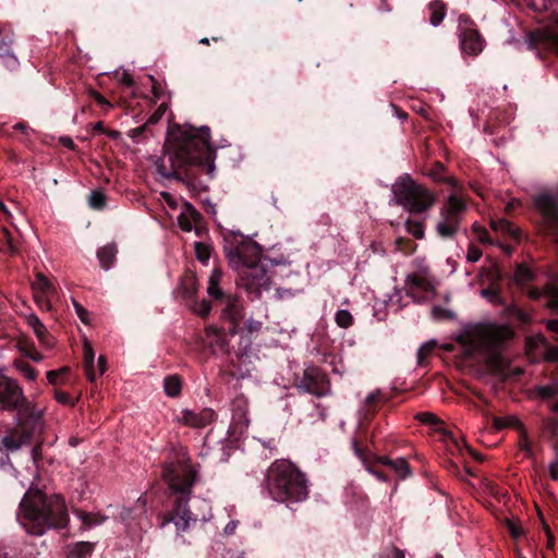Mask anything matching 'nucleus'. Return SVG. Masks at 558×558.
<instances>
[{
	"label": "nucleus",
	"instance_id": "obj_1",
	"mask_svg": "<svg viewBox=\"0 0 558 558\" xmlns=\"http://www.w3.org/2000/svg\"><path fill=\"white\" fill-rule=\"evenodd\" d=\"M225 253L238 272V284L247 293L259 296L270 287V277L262 263V248L252 240L233 235L227 240Z\"/></svg>",
	"mask_w": 558,
	"mask_h": 558
},
{
	"label": "nucleus",
	"instance_id": "obj_2",
	"mask_svg": "<svg viewBox=\"0 0 558 558\" xmlns=\"http://www.w3.org/2000/svg\"><path fill=\"white\" fill-rule=\"evenodd\" d=\"M68 511L60 495L47 496L38 488H29L20 502L17 520L29 535L40 536L48 529L66 525Z\"/></svg>",
	"mask_w": 558,
	"mask_h": 558
},
{
	"label": "nucleus",
	"instance_id": "obj_3",
	"mask_svg": "<svg viewBox=\"0 0 558 558\" xmlns=\"http://www.w3.org/2000/svg\"><path fill=\"white\" fill-rule=\"evenodd\" d=\"M214 158L215 153L209 143V129L202 128L198 131H189L184 141L169 154L170 169L166 167L165 158L156 167L161 177L180 179L179 169L187 165L204 166L211 173L215 169Z\"/></svg>",
	"mask_w": 558,
	"mask_h": 558
},
{
	"label": "nucleus",
	"instance_id": "obj_4",
	"mask_svg": "<svg viewBox=\"0 0 558 558\" xmlns=\"http://www.w3.org/2000/svg\"><path fill=\"white\" fill-rule=\"evenodd\" d=\"M195 473L193 466L185 460L178 464H169L163 470L166 483L170 490L178 495L173 512L163 524L173 522L178 532H185L190 529L192 523L207 520L206 513L199 515L193 513L187 508L191 490L195 482Z\"/></svg>",
	"mask_w": 558,
	"mask_h": 558
},
{
	"label": "nucleus",
	"instance_id": "obj_5",
	"mask_svg": "<svg viewBox=\"0 0 558 558\" xmlns=\"http://www.w3.org/2000/svg\"><path fill=\"white\" fill-rule=\"evenodd\" d=\"M266 488L279 502H300L308 497V481L291 461L279 459L268 468Z\"/></svg>",
	"mask_w": 558,
	"mask_h": 558
},
{
	"label": "nucleus",
	"instance_id": "obj_6",
	"mask_svg": "<svg viewBox=\"0 0 558 558\" xmlns=\"http://www.w3.org/2000/svg\"><path fill=\"white\" fill-rule=\"evenodd\" d=\"M513 337V331L504 324H477L460 336L466 355H478L495 363L500 350Z\"/></svg>",
	"mask_w": 558,
	"mask_h": 558
},
{
	"label": "nucleus",
	"instance_id": "obj_7",
	"mask_svg": "<svg viewBox=\"0 0 558 558\" xmlns=\"http://www.w3.org/2000/svg\"><path fill=\"white\" fill-rule=\"evenodd\" d=\"M392 193L396 203L412 214L424 213L436 202L432 192L409 177L399 179L392 186Z\"/></svg>",
	"mask_w": 558,
	"mask_h": 558
},
{
	"label": "nucleus",
	"instance_id": "obj_8",
	"mask_svg": "<svg viewBox=\"0 0 558 558\" xmlns=\"http://www.w3.org/2000/svg\"><path fill=\"white\" fill-rule=\"evenodd\" d=\"M466 205L458 194H451L447 203L440 209V218L436 225V231L441 238H453L459 231L462 215Z\"/></svg>",
	"mask_w": 558,
	"mask_h": 558
},
{
	"label": "nucleus",
	"instance_id": "obj_9",
	"mask_svg": "<svg viewBox=\"0 0 558 558\" xmlns=\"http://www.w3.org/2000/svg\"><path fill=\"white\" fill-rule=\"evenodd\" d=\"M296 388L320 398L329 395L330 383L327 375L319 367L310 365L304 369Z\"/></svg>",
	"mask_w": 558,
	"mask_h": 558
},
{
	"label": "nucleus",
	"instance_id": "obj_10",
	"mask_svg": "<svg viewBox=\"0 0 558 558\" xmlns=\"http://www.w3.org/2000/svg\"><path fill=\"white\" fill-rule=\"evenodd\" d=\"M535 208L543 218L545 229L558 244V198L549 193H542L534 199Z\"/></svg>",
	"mask_w": 558,
	"mask_h": 558
},
{
	"label": "nucleus",
	"instance_id": "obj_11",
	"mask_svg": "<svg viewBox=\"0 0 558 558\" xmlns=\"http://www.w3.org/2000/svg\"><path fill=\"white\" fill-rule=\"evenodd\" d=\"M217 418L215 411L210 408H204L198 411L182 409L175 416L174 422L180 426L194 429H202L213 424Z\"/></svg>",
	"mask_w": 558,
	"mask_h": 558
},
{
	"label": "nucleus",
	"instance_id": "obj_12",
	"mask_svg": "<svg viewBox=\"0 0 558 558\" xmlns=\"http://www.w3.org/2000/svg\"><path fill=\"white\" fill-rule=\"evenodd\" d=\"M32 290L37 305L43 310L50 311L52 301L57 296L54 284L45 275L37 272L32 282Z\"/></svg>",
	"mask_w": 558,
	"mask_h": 558
},
{
	"label": "nucleus",
	"instance_id": "obj_13",
	"mask_svg": "<svg viewBox=\"0 0 558 558\" xmlns=\"http://www.w3.org/2000/svg\"><path fill=\"white\" fill-rule=\"evenodd\" d=\"M94 359H95V352L92 348L90 342L84 336L83 337L84 369H85L87 378L90 381H95L97 378L102 376V374L106 372V365H107L106 357L104 355H100L98 357L96 366L94 364Z\"/></svg>",
	"mask_w": 558,
	"mask_h": 558
},
{
	"label": "nucleus",
	"instance_id": "obj_14",
	"mask_svg": "<svg viewBox=\"0 0 558 558\" xmlns=\"http://www.w3.org/2000/svg\"><path fill=\"white\" fill-rule=\"evenodd\" d=\"M23 400V392L19 385L8 377H0V408H17Z\"/></svg>",
	"mask_w": 558,
	"mask_h": 558
},
{
	"label": "nucleus",
	"instance_id": "obj_15",
	"mask_svg": "<svg viewBox=\"0 0 558 558\" xmlns=\"http://www.w3.org/2000/svg\"><path fill=\"white\" fill-rule=\"evenodd\" d=\"M404 283L409 294L434 290V281L427 269L408 275Z\"/></svg>",
	"mask_w": 558,
	"mask_h": 558
},
{
	"label": "nucleus",
	"instance_id": "obj_16",
	"mask_svg": "<svg viewBox=\"0 0 558 558\" xmlns=\"http://www.w3.org/2000/svg\"><path fill=\"white\" fill-rule=\"evenodd\" d=\"M532 40L558 53V13L551 26L537 29L532 34Z\"/></svg>",
	"mask_w": 558,
	"mask_h": 558
},
{
	"label": "nucleus",
	"instance_id": "obj_17",
	"mask_svg": "<svg viewBox=\"0 0 558 558\" xmlns=\"http://www.w3.org/2000/svg\"><path fill=\"white\" fill-rule=\"evenodd\" d=\"M462 50L471 56H476L484 48V39L476 29H465L460 38Z\"/></svg>",
	"mask_w": 558,
	"mask_h": 558
},
{
	"label": "nucleus",
	"instance_id": "obj_18",
	"mask_svg": "<svg viewBox=\"0 0 558 558\" xmlns=\"http://www.w3.org/2000/svg\"><path fill=\"white\" fill-rule=\"evenodd\" d=\"M199 220L201 214L190 203L184 202L178 217L180 228L185 232H190L193 229L198 232L197 223Z\"/></svg>",
	"mask_w": 558,
	"mask_h": 558
},
{
	"label": "nucleus",
	"instance_id": "obj_19",
	"mask_svg": "<svg viewBox=\"0 0 558 558\" xmlns=\"http://www.w3.org/2000/svg\"><path fill=\"white\" fill-rule=\"evenodd\" d=\"M1 444L7 450L16 451L29 444V435L24 428H13L2 437Z\"/></svg>",
	"mask_w": 558,
	"mask_h": 558
},
{
	"label": "nucleus",
	"instance_id": "obj_20",
	"mask_svg": "<svg viewBox=\"0 0 558 558\" xmlns=\"http://www.w3.org/2000/svg\"><path fill=\"white\" fill-rule=\"evenodd\" d=\"M12 38L9 34L0 41V64L9 71H13L19 66V60L11 49Z\"/></svg>",
	"mask_w": 558,
	"mask_h": 558
},
{
	"label": "nucleus",
	"instance_id": "obj_21",
	"mask_svg": "<svg viewBox=\"0 0 558 558\" xmlns=\"http://www.w3.org/2000/svg\"><path fill=\"white\" fill-rule=\"evenodd\" d=\"M206 340L208 345L213 348L215 351L227 352L228 351V341L223 331L216 326H208L205 329Z\"/></svg>",
	"mask_w": 558,
	"mask_h": 558
},
{
	"label": "nucleus",
	"instance_id": "obj_22",
	"mask_svg": "<svg viewBox=\"0 0 558 558\" xmlns=\"http://www.w3.org/2000/svg\"><path fill=\"white\" fill-rule=\"evenodd\" d=\"M232 418L239 424L247 425V401L243 397H238L234 399Z\"/></svg>",
	"mask_w": 558,
	"mask_h": 558
},
{
	"label": "nucleus",
	"instance_id": "obj_23",
	"mask_svg": "<svg viewBox=\"0 0 558 558\" xmlns=\"http://www.w3.org/2000/svg\"><path fill=\"white\" fill-rule=\"evenodd\" d=\"M27 325L33 329L34 333L36 335L37 339L40 343L48 345L49 341L47 339L48 331L45 327V325L40 322V319L34 315L31 314L26 317Z\"/></svg>",
	"mask_w": 558,
	"mask_h": 558
},
{
	"label": "nucleus",
	"instance_id": "obj_24",
	"mask_svg": "<svg viewBox=\"0 0 558 558\" xmlns=\"http://www.w3.org/2000/svg\"><path fill=\"white\" fill-rule=\"evenodd\" d=\"M222 278V272L219 268H214L208 278V287L207 293L209 296L214 299H220L222 296V291L219 288V283Z\"/></svg>",
	"mask_w": 558,
	"mask_h": 558
},
{
	"label": "nucleus",
	"instance_id": "obj_25",
	"mask_svg": "<svg viewBox=\"0 0 558 558\" xmlns=\"http://www.w3.org/2000/svg\"><path fill=\"white\" fill-rule=\"evenodd\" d=\"M75 513L82 521L84 529H90L100 525L107 520V517L98 512H83L77 510Z\"/></svg>",
	"mask_w": 558,
	"mask_h": 558
},
{
	"label": "nucleus",
	"instance_id": "obj_26",
	"mask_svg": "<svg viewBox=\"0 0 558 558\" xmlns=\"http://www.w3.org/2000/svg\"><path fill=\"white\" fill-rule=\"evenodd\" d=\"M117 255L116 245L109 244L100 247L97 252V257L104 269H109L114 262Z\"/></svg>",
	"mask_w": 558,
	"mask_h": 558
},
{
	"label": "nucleus",
	"instance_id": "obj_27",
	"mask_svg": "<svg viewBox=\"0 0 558 558\" xmlns=\"http://www.w3.org/2000/svg\"><path fill=\"white\" fill-rule=\"evenodd\" d=\"M429 11V22L433 26H438L442 22L445 15H446V7L445 4L439 1L435 0L432 1L428 5Z\"/></svg>",
	"mask_w": 558,
	"mask_h": 558
},
{
	"label": "nucleus",
	"instance_id": "obj_28",
	"mask_svg": "<svg viewBox=\"0 0 558 558\" xmlns=\"http://www.w3.org/2000/svg\"><path fill=\"white\" fill-rule=\"evenodd\" d=\"M380 462L383 464L389 465L391 469L396 471V473L401 477L405 478L411 474L410 466L405 459L399 458L396 460H390L388 458H381Z\"/></svg>",
	"mask_w": 558,
	"mask_h": 558
},
{
	"label": "nucleus",
	"instance_id": "obj_29",
	"mask_svg": "<svg viewBox=\"0 0 558 558\" xmlns=\"http://www.w3.org/2000/svg\"><path fill=\"white\" fill-rule=\"evenodd\" d=\"M163 388L168 397H178L182 390V380L178 375L168 376L163 380Z\"/></svg>",
	"mask_w": 558,
	"mask_h": 558
},
{
	"label": "nucleus",
	"instance_id": "obj_30",
	"mask_svg": "<svg viewBox=\"0 0 558 558\" xmlns=\"http://www.w3.org/2000/svg\"><path fill=\"white\" fill-rule=\"evenodd\" d=\"M47 379L50 385L53 387L62 386L68 383L69 379V369L66 366H63L56 371H49L47 373Z\"/></svg>",
	"mask_w": 558,
	"mask_h": 558
},
{
	"label": "nucleus",
	"instance_id": "obj_31",
	"mask_svg": "<svg viewBox=\"0 0 558 558\" xmlns=\"http://www.w3.org/2000/svg\"><path fill=\"white\" fill-rule=\"evenodd\" d=\"M17 348L21 353H23L25 356L29 357L31 360L35 362H39L43 360V355L36 350L35 345L29 342L28 340H20L17 342Z\"/></svg>",
	"mask_w": 558,
	"mask_h": 558
},
{
	"label": "nucleus",
	"instance_id": "obj_32",
	"mask_svg": "<svg viewBox=\"0 0 558 558\" xmlns=\"http://www.w3.org/2000/svg\"><path fill=\"white\" fill-rule=\"evenodd\" d=\"M94 551V543L77 542L72 546V557L85 558Z\"/></svg>",
	"mask_w": 558,
	"mask_h": 558
},
{
	"label": "nucleus",
	"instance_id": "obj_33",
	"mask_svg": "<svg viewBox=\"0 0 558 558\" xmlns=\"http://www.w3.org/2000/svg\"><path fill=\"white\" fill-rule=\"evenodd\" d=\"M493 425L497 430L504 429L506 427H522L519 420L514 416L494 417Z\"/></svg>",
	"mask_w": 558,
	"mask_h": 558
},
{
	"label": "nucleus",
	"instance_id": "obj_34",
	"mask_svg": "<svg viewBox=\"0 0 558 558\" xmlns=\"http://www.w3.org/2000/svg\"><path fill=\"white\" fill-rule=\"evenodd\" d=\"M405 229L415 239L421 240L425 235L424 223L422 221H416V220L408 219L405 221Z\"/></svg>",
	"mask_w": 558,
	"mask_h": 558
},
{
	"label": "nucleus",
	"instance_id": "obj_35",
	"mask_svg": "<svg viewBox=\"0 0 558 558\" xmlns=\"http://www.w3.org/2000/svg\"><path fill=\"white\" fill-rule=\"evenodd\" d=\"M533 274L525 265H519L514 271V281L519 284H524L531 281Z\"/></svg>",
	"mask_w": 558,
	"mask_h": 558
},
{
	"label": "nucleus",
	"instance_id": "obj_36",
	"mask_svg": "<svg viewBox=\"0 0 558 558\" xmlns=\"http://www.w3.org/2000/svg\"><path fill=\"white\" fill-rule=\"evenodd\" d=\"M336 324L341 328H349L353 324V316L347 310H339L335 315Z\"/></svg>",
	"mask_w": 558,
	"mask_h": 558
},
{
	"label": "nucleus",
	"instance_id": "obj_37",
	"mask_svg": "<svg viewBox=\"0 0 558 558\" xmlns=\"http://www.w3.org/2000/svg\"><path fill=\"white\" fill-rule=\"evenodd\" d=\"M195 248V255L196 258L202 262L203 264H206L210 257V247L209 245L203 243V242H195L194 244Z\"/></svg>",
	"mask_w": 558,
	"mask_h": 558
},
{
	"label": "nucleus",
	"instance_id": "obj_38",
	"mask_svg": "<svg viewBox=\"0 0 558 558\" xmlns=\"http://www.w3.org/2000/svg\"><path fill=\"white\" fill-rule=\"evenodd\" d=\"M490 226L495 231L509 233L513 236L517 234L514 227L506 219L493 220Z\"/></svg>",
	"mask_w": 558,
	"mask_h": 558
},
{
	"label": "nucleus",
	"instance_id": "obj_39",
	"mask_svg": "<svg viewBox=\"0 0 558 558\" xmlns=\"http://www.w3.org/2000/svg\"><path fill=\"white\" fill-rule=\"evenodd\" d=\"M545 296L548 298L547 307L555 312L558 311V289L551 286L547 287L545 289Z\"/></svg>",
	"mask_w": 558,
	"mask_h": 558
},
{
	"label": "nucleus",
	"instance_id": "obj_40",
	"mask_svg": "<svg viewBox=\"0 0 558 558\" xmlns=\"http://www.w3.org/2000/svg\"><path fill=\"white\" fill-rule=\"evenodd\" d=\"M88 203L94 209H101L106 205V196L102 192L93 191L88 197Z\"/></svg>",
	"mask_w": 558,
	"mask_h": 558
},
{
	"label": "nucleus",
	"instance_id": "obj_41",
	"mask_svg": "<svg viewBox=\"0 0 558 558\" xmlns=\"http://www.w3.org/2000/svg\"><path fill=\"white\" fill-rule=\"evenodd\" d=\"M16 367L20 369V372L27 378L28 380H35L37 377V372L34 367H32L26 362H16Z\"/></svg>",
	"mask_w": 558,
	"mask_h": 558
},
{
	"label": "nucleus",
	"instance_id": "obj_42",
	"mask_svg": "<svg viewBox=\"0 0 558 558\" xmlns=\"http://www.w3.org/2000/svg\"><path fill=\"white\" fill-rule=\"evenodd\" d=\"M193 311L197 315H199L202 317H206L211 311V305L208 301L202 300L199 303H196L194 305Z\"/></svg>",
	"mask_w": 558,
	"mask_h": 558
},
{
	"label": "nucleus",
	"instance_id": "obj_43",
	"mask_svg": "<svg viewBox=\"0 0 558 558\" xmlns=\"http://www.w3.org/2000/svg\"><path fill=\"white\" fill-rule=\"evenodd\" d=\"M378 558H404V553L401 549L392 546L380 553Z\"/></svg>",
	"mask_w": 558,
	"mask_h": 558
},
{
	"label": "nucleus",
	"instance_id": "obj_44",
	"mask_svg": "<svg viewBox=\"0 0 558 558\" xmlns=\"http://www.w3.org/2000/svg\"><path fill=\"white\" fill-rule=\"evenodd\" d=\"M72 304L75 308V312H76V315L78 316V318L81 319V322L85 325H88L90 319H89V313L78 303L72 301Z\"/></svg>",
	"mask_w": 558,
	"mask_h": 558
},
{
	"label": "nucleus",
	"instance_id": "obj_45",
	"mask_svg": "<svg viewBox=\"0 0 558 558\" xmlns=\"http://www.w3.org/2000/svg\"><path fill=\"white\" fill-rule=\"evenodd\" d=\"M167 108L168 107L166 104H160L158 106V108L155 110V112L149 117L148 123H151V124L157 123L165 114Z\"/></svg>",
	"mask_w": 558,
	"mask_h": 558
},
{
	"label": "nucleus",
	"instance_id": "obj_46",
	"mask_svg": "<svg viewBox=\"0 0 558 558\" xmlns=\"http://www.w3.org/2000/svg\"><path fill=\"white\" fill-rule=\"evenodd\" d=\"M473 230L476 233L478 241L482 243H490V239L486 229L478 225H474Z\"/></svg>",
	"mask_w": 558,
	"mask_h": 558
},
{
	"label": "nucleus",
	"instance_id": "obj_47",
	"mask_svg": "<svg viewBox=\"0 0 558 558\" xmlns=\"http://www.w3.org/2000/svg\"><path fill=\"white\" fill-rule=\"evenodd\" d=\"M160 201H162L168 207L171 209H175L178 207V201L168 192L160 193Z\"/></svg>",
	"mask_w": 558,
	"mask_h": 558
},
{
	"label": "nucleus",
	"instance_id": "obj_48",
	"mask_svg": "<svg viewBox=\"0 0 558 558\" xmlns=\"http://www.w3.org/2000/svg\"><path fill=\"white\" fill-rule=\"evenodd\" d=\"M481 257L482 251L478 247L471 245L468 250L466 259L471 263H475L480 260Z\"/></svg>",
	"mask_w": 558,
	"mask_h": 558
},
{
	"label": "nucleus",
	"instance_id": "obj_49",
	"mask_svg": "<svg viewBox=\"0 0 558 558\" xmlns=\"http://www.w3.org/2000/svg\"><path fill=\"white\" fill-rule=\"evenodd\" d=\"M417 418L423 423H427V424H432V425L438 423V418L436 417V415L433 413H429V412L417 414Z\"/></svg>",
	"mask_w": 558,
	"mask_h": 558
},
{
	"label": "nucleus",
	"instance_id": "obj_50",
	"mask_svg": "<svg viewBox=\"0 0 558 558\" xmlns=\"http://www.w3.org/2000/svg\"><path fill=\"white\" fill-rule=\"evenodd\" d=\"M2 232H3V238L8 245L9 253L15 254L17 252V248L13 244L12 236H11L9 230L7 228H3Z\"/></svg>",
	"mask_w": 558,
	"mask_h": 558
},
{
	"label": "nucleus",
	"instance_id": "obj_51",
	"mask_svg": "<svg viewBox=\"0 0 558 558\" xmlns=\"http://www.w3.org/2000/svg\"><path fill=\"white\" fill-rule=\"evenodd\" d=\"M262 326H263V323L259 320H255V319H248L247 324H246L247 330L251 333L258 332L262 329Z\"/></svg>",
	"mask_w": 558,
	"mask_h": 558
},
{
	"label": "nucleus",
	"instance_id": "obj_52",
	"mask_svg": "<svg viewBox=\"0 0 558 558\" xmlns=\"http://www.w3.org/2000/svg\"><path fill=\"white\" fill-rule=\"evenodd\" d=\"M54 397L58 400V402L62 404H68L70 401L69 395L65 391H61L59 389H54Z\"/></svg>",
	"mask_w": 558,
	"mask_h": 558
},
{
	"label": "nucleus",
	"instance_id": "obj_53",
	"mask_svg": "<svg viewBox=\"0 0 558 558\" xmlns=\"http://www.w3.org/2000/svg\"><path fill=\"white\" fill-rule=\"evenodd\" d=\"M432 313L435 318L452 317L453 316L450 312H448L441 307H438V306L434 307Z\"/></svg>",
	"mask_w": 558,
	"mask_h": 558
},
{
	"label": "nucleus",
	"instance_id": "obj_54",
	"mask_svg": "<svg viewBox=\"0 0 558 558\" xmlns=\"http://www.w3.org/2000/svg\"><path fill=\"white\" fill-rule=\"evenodd\" d=\"M508 529L514 538L519 537L523 532L520 525L511 521L508 522Z\"/></svg>",
	"mask_w": 558,
	"mask_h": 558
},
{
	"label": "nucleus",
	"instance_id": "obj_55",
	"mask_svg": "<svg viewBox=\"0 0 558 558\" xmlns=\"http://www.w3.org/2000/svg\"><path fill=\"white\" fill-rule=\"evenodd\" d=\"M545 359L549 362L558 361V348H550L545 354Z\"/></svg>",
	"mask_w": 558,
	"mask_h": 558
},
{
	"label": "nucleus",
	"instance_id": "obj_56",
	"mask_svg": "<svg viewBox=\"0 0 558 558\" xmlns=\"http://www.w3.org/2000/svg\"><path fill=\"white\" fill-rule=\"evenodd\" d=\"M379 397H380L379 391H374V392L369 393L365 399V404L368 407H372L379 399Z\"/></svg>",
	"mask_w": 558,
	"mask_h": 558
},
{
	"label": "nucleus",
	"instance_id": "obj_57",
	"mask_svg": "<svg viewBox=\"0 0 558 558\" xmlns=\"http://www.w3.org/2000/svg\"><path fill=\"white\" fill-rule=\"evenodd\" d=\"M236 526H238V522L236 521H230L223 529V532L226 535H232L235 530H236Z\"/></svg>",
	"mask_w": 558,
	"mask_h": 558
},
{
	"label": "nucleus",
	"instance_id": "obj_58",
	"mask_svg": "<svg viewBox=\"0 0 558 558\" xmlns=\"http://www.w3.org/2000/svg\"><path fill=\"white\" fill-rule=\"evenodd\" d=\"M432 350H433V345H430L428 343H425L424 345H422L418 349V352H417L418 361L421 362L423 360V355H424L425 352H429Z\"/></svg>",
	"mask_w": 558,
	"mask_h": 558
},
{
	"label": "nucleus",
	"instance_id": "obj_59",
	"mask_svg": "<svg viewBox=\"0 0 558 558\" xmlns=\"http://www.w3.org/2000/svg\"><path fill=\"white\" fill-rule=\"evenodd\" d=\"M519 446L522 450L530 451V444L525 435L521 437Z\"/></svg>",
	"mask_w": 558,
	"mask_h": 558
},
{
	"label": "nucleus",
	"instance_id": "obj_60",
	"mask_svg": "<svg viewBox=\"0 0 558 558\" xmlns=\"http://www.w3.org/2000/svg\"><path fill=\"white\" fill-rule=\"evenodd\" d=\"M547 327L548 329H550L553 332H556L558 333V319H550L547 322Z\"/></svg>",
	"mask_w": 558,
	"mask_h": 558
},
{
	"label": "nucleus",
	"instance_id": "obj_61",
	"mask_svg": "<svg viewBox=\"0 0 558 558\" xmlns=\"http://www.w3.org/2000/svg\"><path fill=\"white\" fill-rule=\"evenodd\" d=\"M0 211L3 213L7 219L10 220L12 218L11 211L8 209L7 205L2 201H0Z\"/></svg>",
	"mask_w": 558,
	"mask_h": 558
},
{
	"label": "nucleus",
	"instance_id": "obj_62",
	"mask_svg": "<svg viewBox=\"0 0 558 558\" xmlns=\"http://www.w3.org/2000/svg\"><path fill=\"white\" fill-rule=\"evenodd\" d=\"M543 295H545V290L544 291H539L537 289H533V290L530 291V296L532 299H539Z\"/></svg>",
	"mask_w": 558,
	"mask_h": 558
},
{
	"label": "nucleus",
	"instance_id": "obj_63",
	"mask_svg": "<svg viewBox=\"0 0 558 558\" xmlns=\"http://www.w3.org/2000/svg\"><path fill=\"white\" fill-rule=\"evenodd\" d=\"M538 392L542 397H549L551 395V388L549 387H541Z\"/></svg>",
	"mask_w": 558,
	"mask_h": 558
},
{
	"label": "nucleus",
	"instance_id": "obj_64",
	"mask_svg": "<svg viewBox=\"0 0 558 558\" xmlns=\"http://www.w3.org/2000/svg\"><path fill=\"white\" fill-rule=\"evenodd\" d=\"M96 100L97 102L100 105V106H109V102L106 100V98L104 96H101L100 94H96Z\"/></svg>",
	"mask_w": 558,
	"mask_h": 558
}]
</instances>
